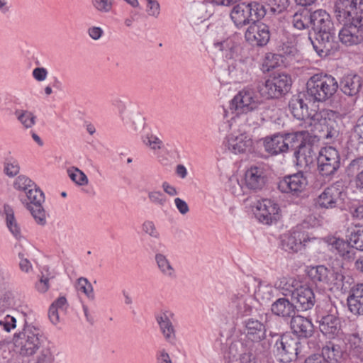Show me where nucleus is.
Instances as JSON below:
<instances>
[{"label": "nucleus", "mask_w": 363, "mask_h": 363, "mask_svg": "<svg viewBox=\"0 0 363 363\" xmlns=\"http://www.w3.org/2000/svg\"><path fill=\"white\" fill-rule=\"evenodd\" d=\"M174 314L169 310L161 311L156 315V320L160 326L161 333L169 342H174L176 340L175 330L172 323Z\"/></svg>", "instance_id": "25"}, {"label": "nucleus", "mask_w": 363, "mask_h": 363, "mask_svg": "<svg viewBox=\"0 0 363 363\" xmlns=\"http://www.w3.org/2000/svg\"><path fill=\"white\" fill-rule=\"evenodd\" d=\"M252 145V137L247 133L240 130L229 133L223 142L225 150L235 155L250 152Z\"/></svg>", "instance_id": "13"}, {"label": "nucleus", "mask_w": 363, "mask_h": 363, "mask_svg": "<svg viewBox=\"0 0 363 363\" xmlns=\"http://www.w3.org/2000/svg\"><path fill=\"white\" fill-rule=\"evenodd\" d=\"M146 12L148 16L158 18L160 14V5L157 0H145Z\"/></svg>", "instance_id": "57"}, {"label": "nucleus", "mask_w": 363, "mask_h": 363, "mask_svg": "<svg viewBox=\"0 0 363 363\" xmlns=\"http://www.w3.org/2000/svg\"><path fill=\"white\" fill-rule=\"evenodd\" d=\"M323 356L319 354H314L308 357L305 363H327L325 358H328L330 360H336V353L337 352L335 350L333 345H327L323 349Z\"/></svg>", "instance_id": "40"}, {"label": "nucleus", "mask_w": 363, "mask_h": 363, "mask_svg": "<svg viewBox=\"0 0 363 363\" xmlns=\"http://www.w3.org/2000/svg\"><path fill=\"white\" fill-rule=\"evenodd\" d=\"M350 311L354 314H363V283L354 286L347 298Z\"/></svg>", "instance_id": "29"}, {"label": "nucleus", "mask_w": 363, "mask_h": 363, "mask_svg": "<svg viewBox=\"0 0 363 363\" xmlns=\"http://www.w3.org/2000/svg\"><path fill=\"white\" fill-rule=\"evenodd\" d=\"M245 39L250 45L264 46L270 40V30L263 23H253L246 30Z\"/></svg>", "instance_id": "19"}, {"label": "nucleus", "mask_w": 363, "mask_h": 363, "mask_svg": "<svg viewBox=\"0 0 363 363\" xmlns=\"http://www.w3.org/2000/svg\"><path fill=\"white\" fill-rule=\"evenodd\" d=\"M270 177V169L263 165L251 166L245 173V185L248 189L257 192L267 185Z\"/></svg>", "instance_id": "14"}, {"label": "nucleus", "mask_w": 363, "mask_h": 363, "mask_svg": "<svg viewBox=\"0 0 363 363\" xmlns=\"http://www.w3.org/2000/svg\"><path fill=\"white\" fill-rule=\"evenodd\" d=\"M157 363H173L169 354L164 350H159L156 354Z\"/></svg>", "instance_id": "63"}, {"label": "nucleus", "mask_w": 363, "mask_h": 363, "mask_svg": "<svg viewBox=\"0 0 363 363\" xmlns=\"http://www.w3.org/2000/svg\"><path fill=\"white\" fill-rule=\"evenodd\" d=\"M338 84L336 79L330 76L323 74H315L310 77L306 83V96L315 102L325 101L333 96L337 91Z\"/></svg>", "instance_id": "3"}, {"label": "nucleus", "mask_w": 363, "mask_h": 363, "mask_svg": "<svg viewBox=\"0 0 363 363\" xmlns=\"http://www.w3.org/2000/svg\"><path fill=\"white\" fill-rule=\"evenodd\" d=\"M256 151L262 157L272 155V136L268 135L256 141Z\"/></svg>", "instance_id": "43"}, {"label": "nucleus", "mask_w": 363, "mask_h": 363, "mask_svg": "<svg viewBox=\"0 0 363 363\" xmlns=\"http://www.w3.org/2000/svg\"><path fill=\"white\" fill-rule=\"evenodd\" d=\"M4 173L9 178H13L20 172V164L18 161L13 158L9 157L4 162Z\"/></svg>", "instance_id": "47"}, {"label": "nucleus", "mask_w": 363, "mask_h": 363, "mask_svg": "<svg viewBox=\"0 0 363 363\" xmlns=\"http://www.w3.org/2000/svg\"><path fill=\"white\" fill-rule=\"evenodd\" d=\"M224 357L229 363H254L250 346L242 341L232 342Z\"/></svg>", "instance_id": "18"}, {"label": "nucleus", "mask_w": 363, "mask_h": 363, "mask_svg": "<svg viewBox=\"0 0 363 363\" xmlns=\"http://www.w3.org/2000/svg\"><path fill=\"white\" fill-rule=\"evenodd\" d=\"M89 36L94 40H97L101 38L104 34V30L101 27L99 26H91L88 28L87 30Z\"/></svg>", "instance_id": "61"}, {"label": "nucleus", "mask_w": 363, "mask_h": 363, "mask_svg": "<svg viewBox=\"0 0 363 363\" xmlns=\"http://www.w3.org/2000/svg\"><path fill=\"white\" fill-rule=\"evenodd\" d=\"M0 327L4 331L10 333L16 327V319L12 315H7L0 320Z\"/></svg>", "instance_id": "58"}, {"label": "nucleus", "mask_w": 363, "mask_h": 363, "mask_svg": "<svg viewBox=\"0 0 363 363\" xmlns=\"http://www.w3.org/2000/svg\"><path fill=\"white\" fill-rule=\"evenodd\" d=\"M340 167V156L337 150L331 147L320 150L318 157V169L323 176L334 174Z\"/></svg>", "instance_id": "15"}, {"label": "nucleus", "mask_w": 363, "mask_h": 363, "mask_svg": "<svg viewBox=\"0 0 363 363\" xmlns=\"http://www.w3.org/2000/svg\"><path fill=\"white\" fill-rule=\"evenodd\" d=\"M303 132L277 134L274 135V155L285 152L294 148L304 138Z\"/></svg>", "instance_id": "22"}, {"label": "nucleus", "mask_w": 363, "mask_h": 363, "mask_svg": "<svg viewBox=\"0 0 363 363\" xmlns=\"http://www.w3.org/2000/svg\"><path fill=\"white\" fill-rule=\"evenodd\" d=\"M341 122L340 116L331 110L316 113L308 127L310 131L320 133L319 138L332 139L337 137Z\"/></svg>", "instance_id": "4"}, {"label": "nucleus", "mask_w": 363, "mask_h": 363, "mask_svg": "<svg viewBox=\"0 0 363 363\" xmlns=\"http://www.w3.org/2000/svg\"><path fill=\"white\" fill-rule=\"evenodd\" d=\"M55 277V273L48 267H43L38 274L35 289L40 294H45L50 288L52 281Z\"/></svg>", "instance_id": "33"}, {"label": "nucleus", "mask_w": 363, "mask_h": 363, "mask_svg": "<svg viewBox=\"0 0 363 363\" xmlns=\"http://www.w3.org/2000/svg\"><path fill=\"white\" fill-rule=\"evenodd\" d=\"M161 150L163 154L159 155L158 157L162 164H167L169 162L175 159L177 150L172 145L163 143V147Z\"/></svg>", "instance_id": "51"}, {"label": "nucleus", "mask_w": 363, "mask_h": 363, "mask_svg": "<svg viewBox=\"0 0 363 363\" xmlns=\"http://www.w3.org/2000/svg\"><path fill=\"white\" fill-rule=\"evenodd\" d=\"M48 72L44 67H36L32 72L33 77L38 82L45 81L48 77Z\"/></svg>", "instance_id": "60"}, {"label": "nucleus", "mask_w": 363, "mask_h": 363, "mask_svg": "<svg viewBox=\"0 0 363 363\" xmlns=\"http://www.w3.org/2000/svg\"><path fill=\"white\" fill-rule=\"evenodd\" d=\"M363 23L347 22L339 32L340 40L345 45H353L363 40V30L361 24Z\"/></svg>", "instance_id": "23"}, {"label": "nucleus", "mask_w": 363, "mask_h": 363, "mask_svg": "<svg viewBox=\"0 0 363 363\" xmlns=\"http://www.w3.org/2000/svg\"><path fill=\"white\" fill-rule=\"evenodd\" d=\"M291 79L285 74L274 76V97L281 96L288 93L291 89Z\"/></svg>", "instance_id": "36"}, {"label": "nucleus", "mask_w": 363, "mask_h": 363, "mask_svg": "<svg viewBox=\"0 0 363 363\" xmlns=\"http://www.w3.org/2000/svg\"><path fill=\"white\" fill-rule=\"evenodd\" d=\"M155 261L159 272L162 276L168 279L176 277V269L167 255L161 252H157L155 255Z\"/></svg>", "instance_id": "32"}, {"label": "nucleus", "mask_w": 363, "mask_h": 363, "mask_svg": "<svg viewBox=\"0 0 363 363\" xmlns=\"http://www.w3.org/2000/svg\"><path fill=\"white\" fill-rule=\"evenodd\" d=\"M310 22V15L306 9L296 13L292 18V24L294 28L302 30L308 27Z\"/></svg>", "instance_id": "46"}, {"label": "nucleus", "mask_w": 363, "mask_h": 363, "mask_svg": "<svg viewBox=\"0 0 363 363\" xmlns=\"http://www.w3.org/2000/svg\"><path fill=\"white\" fill-rule=\"evenodd\" d=\"M14 115L25 129H30L36 123V116L28 110L16 109Z\"/></svg>", "instance_id": "39"}, {"label": "nucleus", "mask_w": 363, "mask_h": 363, "mask_svg": "<svg viewBox=\"0 0 363 363\" xmlns=\"http://www.w3.org/2000/svg\"><path fill=\"white\" fill-rule=\"evenodd\" d=\"M4 211L6 225L9 230L16 239H21L23 237L21 228L14 216L13 209L9 206H6Z\"/></svg>", "instance_id": "37"}, {"label": "nucleus", "mask_w": 363, "mask_h": 363, "mask_svg": "<svg viewBox=\"0 0 363 363\" xmlns=\"http://www.w3.org/2000/svg\"><path fill=\"white\" fill-rule=\"evenodd\" d=\"M296 306L288 299L279 298L274 303V314L281 317H289L295 312Z\"/></svg>", "instance_id": "38"}, {"label": "nucleus", "mask_w": 363, "mask_h": 363, "mask_svg": "<svg viewBox=\"0 0 363 363\" xmlns=\"http://www.w3.org/2000/svg\"><path fill=\"white\" fill-rule=\"evenodd\" d=\"M342 191L337 185L333 184L321 191L314 200L319 209H333L342 203Z\"/></svg>", "instance_id": "16"}, {"label": "nucleus", "mask_w": 363, "mask_h": 363, "mask_svg": "<svg viewBox=\"0 0 363 363\" xmlns=\"http://www.w3.org/2000/svg\"><path fill=\"white\" fill-rule=\"evenodd\" d=\"M142 229L143 231L149 236L157 240L160 238V233L152 221H145L142 225Z\"/></svg>", "instance_id": "55"}, {"label": "nucleus", "mask_w": 363, "mask_h": 363, "mask_svg": "<svg viewBox=\"0 0 363 363\" xmlns=\"http://www.w3.org/2000/svg\"><path fill=\"white\" fill-rule=\"evenodd\" d=\"M272 287L268 285H261L259 286L256 296L258 299L262 301L263 303H268L271 301L272 299Z\"/></svg>", "instance_id": "56"}, {"label": "nucleus", "mask_w": 363, "mask_h": 363, "mask_svg": "<svg viewBox=\"0 0 363 363\" xmlns=\"http://www.w3.org/2000/svg\"><path fill=\"white\" fill-rule=\"evenodd\" d=\"M306 225V223L298 224L281 236V247L284 250L292 253L297 252L316 240L315 236L304 230Z\"/></svg>", "instance_id": "8"}, {"label": "nucleus", "mask_w": 363, "mask_h": 363, "mask_svg": "<svg viewBox=\"0 0 363 363\" xmlns=\"http://www.w3.org/2000/svg\"><path fill=\"white\" fill-rule=\"evenodd\" d=\"M295 283L296 281L293 279L286 280V278H283L279 283L277 282L275 285L284 291H291L292 298L296 302V307L300 310L307 311L312 308L315 302L313 290L304 286L295 288L296 285Z\"/></svg>", "instance_id": "7"}, {"label": "nucleus", "mask_w": 363, "mask_h": 363, "mask_svg": "<svg viewBox=\"0 0 363 363\" xmlns=\"http://www.w3.org/2000/svg\"><path fill=\"white\" fill-rule=\"evenodd\" d=\"M306 223V226L304 227V230L308 232V230L310 228H315L320 225V220H318L314 216H308L305 220H303L301 224Z\"/></svg>", "instance_id": "64"}, {"label": "nucleus", "mask_w": 363, "mask_h": 363, "mask_svg": "<svg viewBox=\"0 0 363 363\" xmlns=\"http://www.w3.org/2000/svg\"><path fill=\"white\" fill-rule=\"evenodd\" d=\"M174 204L182 215H185L189 211V207L187 203L180 198H176L174 199Z\"/></svg>", "instance_id": "62"}, {"label": "nucleus", "mask_w": 363, "mask_h": 363, "mask_svg": "<svg viewBox=\"0 0 363 363\" xmlns=\"http://www.w3.org/2000/svg\"><path fill=\"white\" fill-rule=\"evenodd\" d=\"M18 257L20 259L19 267L21 271L26 274L33 272V267L30 260L24 257L23 255L21 253H19Z\"/></svg>", "instance_id": "59"}, {"label": "nucleus", "mask_w": 363, "mask_h": 363, "mask_svg": "<svg viewBox=\"0 0 363 363\" xmlns=\"http://www.w3.org/2000/svg\"><path fill=\"white\" fill-rule=\"evenodd\" d=\"M266 13L267 10L262 4L252 1L235 6L230 12V18L238 28H241L251 21L262 18Z\"/></svg>", "instance_id": "6"}, {"label": "nucleus", "mask_w": 363, "mask_h": 363, "mask_svg": "<svg viewBox=\"0 0 363 363\" xmlns=\"http://www.w3.org/2000/svg\"><path fill=\"white\" fill-rule=\"evenodd\" d=\"M306 96V100L298 96H294L289 104V109L293 116L298 120L304 121L305 125L309 126L312 118L318 111V105L310 100Z\"/></svg>", "instance_id": "12"}, {"label": "nucleus", "mask_w": 363, "mask_h": 363, "mask_svg": "<svg viewBox=\"0 0 363 363\" xmlns=\"http://www.w3.org/2000/svg\"><path fill=\"white\" fill-rule=\"evenodd\" d=\"M259 105L255 92L250 89H244L236 94L230 101V109L236 115H246L255 110Z\"/></svg>", "instance_id": "11"}, {"label": "nucleus", "mask_w": 363, "mask_h": 363, "mask_svg": "<svg viewBox=\"0 0 363 363\" xmlns=\"http://www.w3.org/2000/svg\"><path fill=\"white\" fill-rule=\"evenodd\" d=\"M310 23L315 33L312 41L314 50L322 56L327 55L333 48L334 33L330 15L324 10L315 11L310 15Z\"/></svg>", "instance_id": "2"}, {"label": "nucleus", "mask_w": 363, "mask_h": 363, "mask_svg": "<svg viewBox=\"0 0 363 363\" xmlns=\"http://www.w3.org/2000/svg\"><path fill=\"white\" fill-rule=\"evenodd\" d=\"M332 249L337 251L345 259H350L354 257V250L348 242L342 239H335L332 242Z\"/></svg>", "instance_id": "41"}, {"label": "nucleus", "mask_w": 363, "mask_h": 363, "mask_svg": "<svg viewBox=\"0 0 363 363\" xmlns=\"http://www.w3.org/2000/svg\"><path fill=\"white\" fill-rule=\"evenodd\" d=\"M272 53L267 52L260 62V70L263 74V81L259 86V92L260 95L265 99L272 98V80L271 77L272 74Z\"/></svg>", "instance_id": "20"}, {"label": "nucleus", "mask_w": 363, "mask_h": 363, "mask_svg": "<svg viewBox=\"0 0 363 363\" xmlns=\"http://www.w3.org/2000/svg\"><path fill=\"white\" fill-rule=\"evenodd\" d=\"M143 142L146 147L157 154H158L159 151L163 147L162 140L153 134H147L145 135L143 138Z\"/></svg>", "instance_id": "49"}, {"label": "nucleus", "mask_w": 363, "mask_h": 363, "mask_svg": "<svg viewBox=\"0 0 363 363\" xmlns=\"http://www.w3.org/2000/svg\"><path fill=\"white\" fill-rule=\"evenodd\" d=\"M291 328L293 332L300 337H311L313 333V325L311 320L302 315L292 318Z\"/></svg>", "instance_id": "30"}, {"label": "nucleus", "mask_w": 363, "mask_h": 363, "mask_svg": "<svg viewBox=\"0 0 363 363\" xmlns=\"http://www.w3.org/2000/svg\"><path fill=\"white\" fill-rule=\"evenodd\" d=\"M335 13L340 23H363V0H337Z\"/></svg>", "instance_id": "9"}, {"label": "nucleus", "mask_w": 363, "mask_h": 363, "mask_svg": "<svg viewBox=\"0 0 363 363\" xmlns=\"http://www.w3.org/2000/svg\"><path fill=\"white\" fill-rule=\"evenodd\" d=\"M322 333L328 338H334L340 333V323L335 314L324 315L318 321Z\"/></svg>", "instance_id": "27"}, {"label": "nucleus", "mask_w": 363, "mask_h": 363, "mask_svg": "<svg viewBox=\"0 0 363 363\" xmlns=\"http://www.w3.org/2000/svg\"><path fill=\"white\" fill-rule=\"evenodd\" d=\"M13 187L16 191L25 193L27 198L24 203L26 208L30 212L37 224L45 225L46 213L43 207L45 196L36 184L27 176L19 175L14 179Z\"/></svg>", "instance_id": "1"}, {"label": "nucleus", "mask_w": 363, "mask_h": 363, "mask_svg": "<svg viewBox=\"0 0 363 363\" xmlns=\"http://www.w3.org/2000/svg\"><path fill=\"white\" fill-rule=\"evenodd\" d=\"M42 342L40 330L31 325L26 324L23 330L15 333L13 343L20 355L29 357L33 355L40 348Z\"/></svg>", "instance_id": "5"}, {"label": "nucleus", "mask_w": 363, "mask_h": 363, "mask_svg": "<svg viewBox=\"0 0 363 363\" xmlns=\"http://www.w3.org/2000/svg\"><path fill=\"white\" fill-rule=\"evenodd\" d=\"M76 287L79 291L84 293L90 300L94 299L95 296L93 286L86 279L82 277L79 278L77 280Z\"/></svg>", "instance_id": "52"}, {"label": "nucleus", "mask_w": 363, "mask_h": 363, "mask_svg": "<svg viewBox=\"0 0 363 363\" xmlns=\"http://www.w3.org/2000/svg\"><path fill=\"white\" fill-rule=\"evenodd\" d=\"M214 46L223 52V55L227 59L233 58L238 49L237 44L231 38L215 43Z\"/></svg>", "instance_id": "42"}, {"label": "nucleus", "mask_w": 363, "mask_h": 363, "mask_svg": "<svg viewBox=\"0 0 363 363\" xmlns=\"http://www.w3.org/2000/svg\"><path fill=\"white\" fill-rule=\"evenodd\" d=\"M276 357L283 363L290 362L296 355V342L289 336H283L276 342Z\"/></svg>", "instance_id": "24"}, {"label": "nucleus", "mask_w": 363, "mask_h": 363, "mask_svg": "<svg viewBox=\"0 0 363 363\" xmlns=\"http://www.w3.org/2000/svg\"><path fill=\"white\" fill-rule=\"evenodd\" d=\"M252 211L257 220L265 225H271L272 222V201L269 199L258 200L253 206Z\"/></svg>", "instance_id": "26"}, {"label": "nucleus", "mask_w": 363, "mask_h": 363, "mask_svg": "<svg viewBox=\"0 0 363 363\" xmlns=\"http://www.w3.org/2000/svg\"><path fill=\"white\" fill-rule=\"evenodd\" d=\"M309 130L303 131L304 134V138L302 141L296 144L294 148L298 150L295 152V156L297 160V163L301 167H307L313 163L315 153L314 151L313 145L312 142H314L316 138V135L313 138L308 133Z\"/></svg>", "instance_id": "17"}, {"label": "nucleus", "mask_w": 363, "mask_h": 363, "mask_svg": "<svg viewBox=\"0 0 363 363\" xmlns=\"http://www.w3.org/2000/svg\"><path fill=\"white\" fill-rule=\"evenodd\" d=\"M245 333L248 340L258 342L265 338L266 329L259 321L250 318L245 322Z\"/></svg>", "instance_id": "28"}, {"label": "nucleus", "mask_w": 363, "mask_h": 363, "mask_svg": "<svg viewBox=\"0 0 363 363\" xmlns=\"http://www.w3.org/2000/svg\"><path fill=\"white\" fill-rule=\"evenodd\" d=\"M307 186L308 179L302 172L284 177L277 184V187L281 192L293 194L303 191Z\"/></svg>", "instance_id": "21"}, {"label": "nucleus", "mask_w": 363, "mask_h": 363, "mask_svg": "<svg viewBox=\"0 0 363 363\" xmlns=\"http://www.w3.org/2000/svg\"><path fill=\"white\" fill-rule=\"evenodd\" d=\"M350 244L352 249L354 248L363 250V227H356L352 232L349 238Z\"/></svg>", "instance_id": "48"}, {"label": "nucleus", "mask_w": 363, "mask_h": 363, "mask_svg": "<svg viewBox=\"0 0 363 363\" xmlns=\"http://www.w3.org/2000/svg\"><path fill=\"white\" fill-rule=\"evenodd\" d=\"M255 298L250 295L234 294L231 297V303L241 315H250L252 311Z\"/></svg>", "instance_id": "31"}, {"label": "nucleus", "mask_w": 363, "mask_h": 363, "mask_svg": "<svg viewBox=\"0 0 363 363\" xmlns=\"http://www.w3.org/2000/svg\"><path fill=\"white\" fill-rule=\"evenodd\" d=\"M67 172L69 179L77 186H86L89 183L86 175L79 168L71 167L67 169Z\"/></svg>", "instance_id": "45"}, {"label": "nucleus", "mask_w": 363, "mask_h": 363, "mask_svg": "<svg viewBox=\"0 0 363 363\" xmlns=\"http://www.w3.org/2000/svg\"><path fill=\"white\" fill-rule=\"evenodd\" d=\"M55 352L52 347H43L37 354L33 363H54Z\"/></svg>", "instance_id": "50"}, {"label": "nucleus", "mask_w": 363, "mask_h": 363, "mask_svg": "<svg viewBox=\"0 0 363 363\" xmlns=\"http://www.w3.org/2000/svg\"><path fill=\"white\" fill-rule=\"evenodd\" d=\"M116 0H90L92 9L99 14L111 13L116 6Z\"/></svg>", "instance_id": "44"}, {"label": "nucleus", "mask_w": 363, "mask_h": 363, "mask_svg": "<svg viewBox=\"0 0 363 363\" xmlns=\"http://www.w3.org/2000/svg\"><path fill=\"white\" fill-rule=\"evenodd\" d=\"M362 86L361 78L357 75H347L341 82L342 91L348 96H355Z\"/></svg>", "instance_id": "35"}, {"label": "nucleus", "mask_w": 363, "mask_h": 363, "mask_svg": "<svg viewBox=\"0 0 363 363\" xmlns=\"http://www.w3.org/2000/svg\"><path fill=\"white\" fill-rule=\"evenodd\" d=\"M307 273L313 282L322 284L330 290L339 289L342 286V274L333 269H328L323 265L309 267Z\"/></svg>", "instance_id": "10"}, {"label": "nucleus", "mask_w": 363, "mask_h": 363, "mask_svg": "<svg viewBox=\"0 0 363 363\" xmlns=\"http://www.w3.org/2000/svg\"><path fill=\"white\" fill-rule=\"evenodd\" d=\"M68 303L65 296H60L50 306L48 316L50 321L57 325L60 322V315L66 312Z\"/></svg>", "instance_id": "34"}, {"label": "nucleus", "mask_w": 363, "mask_h": 363, "mask_svg": "<svg viewBox=\"0 0 363 363\" xmlns=\"http://www.w3.org/2000/svg\"><path fill=\"white\" fill-rule=\"evenodd\" d=\"M150 201L155 205L164 206L167 203L165 195L160 191L153 190L147 194Z\"/></svg>", "instance_id": "54"}, {"label": "nucleus", "mask_w": 363, "mask_h": 363, "mask_svg": "<svg viewBox=\"0 0 363 363\" xmlns=\"http://www.w3.org/2000/svg\"><path fill=\"white\" fill-rule=\"evenodd\" d=\"M347 174L350 177H357L363 174V158L354 160L347 168Z\"/></svg>", "instance_id": "53"}]
</instances>
